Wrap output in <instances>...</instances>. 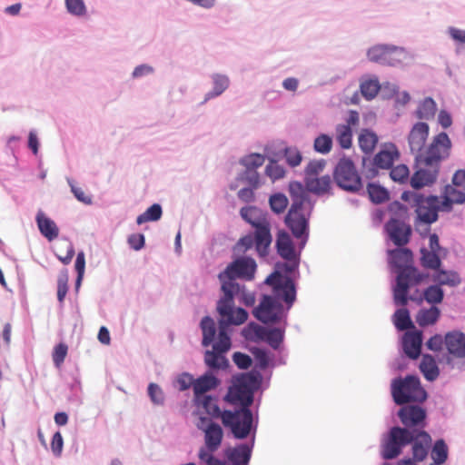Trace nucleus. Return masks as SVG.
Here are the masks:
<instances>
[{"label":"nucleus","instance_id":"obj_19","mask_svg":"<svg viewBox=\"0 0 465 465\" xmlns=\"http://www.w3.org/2000/svg\"><path fill=\"white\" fill-rule=\"evenodd\" d=\"M430 126L425 122H417L411 127L408 134V144L411 154L415 160L421 157V152L425 146V143L429 137Z\"/></svg>","mask_w":465,"mask_h":465},{"label":"nucleus","instance_id":"obj_18","mask_svg":"<svg viewBox=\"0 0 465 465\" xmlns=\"http://www.w3.org/2000/svg\"><path fill=\"white\" fill-rule=\"evenodd\" d=\"M390 240L399 247L406 245L410 242L411 227L405 221L391 217L384 225Z\"/></svg>","mask_w":465,"mask_h":465},{"label":"nucleus","instance_id":"obj_64","mask_svg":"<svg viewBox=\"0 0 465 465\" xmlns=\"http://www.w3.org/2000/svg\"><path fill=\"white\" fill-rule=\"evenodd\" d=\"M66 182L70 186L71 192L79 202L84 203L85 204H92V197L85 195L84 191L75 185L74 179L67 177Z\"/></svg>","mask_w":465,"mask_h":465},{"label":"nucleus","instance_id":"obj_47","mask_svg":"<svg viewBox=\"0 0 465 465\" xmlns=\"http://www.w3.org/2000/svg\"><path fill=\"white\" fill-rule=\"evenodd\" d=\"M336 139L342 149H350L352 145L351 127L345 124L336 126Z\"/></svg>","mask_w":465,"mask_h":465},{"label":"nucleus","instance_id":"obj_50","mask_svg":"<svg viewBox=\"0 0 465 465\" xmlns=\"http://www.w3.org/2000/svg\"><path fill=\"white\" fill-rule=\"evenodd\" d=\"M66 12L74 17H84L87 15L84 0H64Z\"/></svg>","mask_w":465,"mask_h":465},{"label":"nucleus","instance_id":"obj_43","mask_svg":"<svg viewBox=\"0 0 465 465\" xmlns=\"http://www.w3.org/2000/svg\"><path fill=\"white\" fill-rule=\"evenodd\" d=\"M360 89L362 96L370 101L373 99L381 89V84L376 76L361 81Z\"/></svg>","mask_w":465,"mask_h":465},{"label":"nucleus","instance_id":"obj_56","mask_svg":"<svg viewBox=\"0 0 465 465\" xmlns=\"http://www.w3.org/2000/svg\"><path fill=\"white\" fill-rule=\"evenodd\" d=\"M68 272L66 269L60 272L57 278V299L62 304L68 292Z\"/></svg>","mask_w":465,"mask_h":465},{"label":"nucleus","instance_id":"obj_51","mask_svg":"<svg viewBox=\"0 0 465 465\" xmlns=\"http://www.w3.org/2000/svg\"><path fill=\"white\" fill-rule=\"evenodd\" d=\"M265 326L255 322L248 323L242 330V335L248 341H262Z\"/></svg>","mask_w":465,"mask_h":465},{"label":"nucleus","instance_id":"obj_6","mask_svg":"<svg viewBox=\"0 0 465 465\" xmlns=\"http://www.w3.org/2000/svg\"><path fill=\"white\" fill-rule=\"evenodd\" d=\"M256 269V262L252 257L241 256L234 259L218 274L222 292H226V295L231 297L232 289L239 288L236 280H253Z\"/></svg>","mask_w":465,"mask_h":465},{"label":"nucleus","instance_id":"obj_7","mask_svg":"<svg viewBox=\"0 0 465 465\" xmlns=\"http://www.w3.org/2000/svg\"><path fill=\"white\" fill-rule=\"evenodd\" d=\"M391 392L397 405L422 403L428 397L420 378L414 374H409L404 378L401 376L394 378L391 383Z\"/></svg>","mask_w":465,"mask_h":465},{"label":"nucleus","instance_id":"obj_40","mask_svg":"<svg viewBox=\"0 0 465 465\" xmlns=\"http://www.w3.org/2000/svg\"><path fill=\"white\" fill-rule=\"evenodd\" d=\"M242 218L252 225L255 223H263L268 221L266 214H263L259 208L255 206H245L240 210Z\"/></svg>","mask_w":465,"mask_h":465},{"label":"nucleus","instance_id":"obj_55","mask_svg":"<svg viewBox=\"0 0 465 465\" xmlns=\"http://www.w3.org/2000/svg\"><path fill=\"white\" fill-rule=\"evenodd\" d=\"M332 147V139L330 135L322 134L317 136L313 143V148L317 153L326 154Z\"/></svg>","mask_w":465,"mask_h":465},{"label":"nucleus","instance_id":"obj_37","mask_svg":"<svg viewBox=\"0 0 465 465\" xmlns=\"http://www.w3.org/2000/svg\"><path fill=\"white\" fill-rule=\"evenodd\" d=\"M437 112V104L431 97H426L419 103L415 116L420 120H431Z\"/></svg>","mask_w":465,"mask_h":465},{"label":"nucleus","instance_id":"obj_54","mask_svg":"<svg viewBox=\"0 0 465 465\" xmlns=\"http://www.w3.org/2000/svg\"><path fill=\"white\" fill-rule=\"evenodd\" d=\"M265 158L260 153H251L240 160V164L248 170H257L264 163Z\"/></svg>","mask_w":465,"mask_h":465},{"label":"nucleus","instance_id":"obj_53","mask_svg":"<svg viewBox=\"0 0 465 465\" xmlns=\"http://www.w3.org/2000/svg\"><path fill=\"white\" fill-rule=\"evenodd\" d=\"M147 393L151 401L157 406H163L165 402V394L163 389L156 383L151 382L147 387Z\"/></svg>","mask_w":465,"mask_h":465},{"label":"nucleus","instance_id":"obj_49","mask_svg":"<svg viewBox=\"0 0 465 465\" xmlns=\"http://www.w3.org/2000/svg\"><path fill=\"white\" fill-rule=\"evenodd\" d=\"M289 204L287 196L282 193H276L270 196L269 205L275 214H281L285 212Z\"/></svg>","mask_w":465,"mask_h":465},{"label":"nucleus","instance_id":"obj_33","mask_svg":"<svg viewBox=\"0 0 465 465\" xmlns=\"http://www.w3.org/2000/svg\"><path fill=\"white\" fill-rule=\"evenodd\" d=\"M415 302L425 301L430 305H437L442 302L444 299V291L441 287L438 286L434 282L425 288L419 298L413 297Z\"/></svg>","mask_w":465,"mask_h":465},{"label":"nucleus","instance_id":"obj_16","mask_svg":"<svg viewBox=\"0 0 465 465\" xmlns=\"http://www.w3.org/2000/svg\"><path fill=\"white\" fill-rule=\"evenodd\" d=\"M257 430H252L249 441L239 443L224 450V457L231 465H249L255 442Z\"/></svg>","mask_w":465,"mask_h":465},{"label":"nucleus","instance_id":"obj_42","mask_svg":"<svg viewBox=\"0 0 465 465\" xmlns=\"http://www.w3.org/2000/svg\"><path fill=\"white\" fill-rule=\"evenodd\" d=\"M359 146L361 151L369 154L372 153L378 143L377 134L370 129H362L359 135Z\"/></svg>","mask_w":465,"mask_h":465},{"label":"nucleus","instance_id":"obj_46","mask_svg":"<svg viewBox=\"0 0 465 465\" xmlns=\"http://www.w3.org/2000/svg\"><path fill=\"white\" fill-rule=\"evenodd\" d=\"M367 192L370 200L376 204L381 203L389 199L390 193L388 190L375 183H370L367 185Z\"/></svg>","mask_w":465,"mask_h":465},{"label":"nucleus","instance_id":"obj_8","mask_svg":"<svg viewBox=\"0 0 465 465\" xmlns=\"http://www.w3.org/2000/svg\"><path fill=\"white\" fill-rule=\"evenodd\" d=\"M281 294H262L259 304L252 310L253 316L262 323L276 324L283 322L287 325V315L292 306L282 303Z\"/></svg>","mask_w":465,"mask_h":465},{"label":"nucleus","instance_id":"obj_48","mask_svg":"<svg viewBox=\"0 0 465 465\" xmlns=\"http://www.w3.org/2000/svg\"><path fill=\"white\" fill-rule=\"evenodd\" d=\"M163 209L161 204L153 203L144 213L137 216L136 223L141 225L147 222H156L161 219Z\"/></svg>","mask_w":465,"mask_h":465},{"label":"nucleus","instance_id":"obj_63","mask_svg":"<svg viewBox=\"0 0 465 465\" xmlns=\"http://www.w3.org/2000/svg\"><path fill=\"white\" fill-rule=\"evenodd\" d=\"M266 174L273 181L282 179L285 175V169L283 166L278 164L275 161H271L265 168Z\"/></svg>","mask_w":465,"mask_h":465},{"label":"nucleus","instance_id":"obj_62","mask_svg":"<svg viewBox=\"0 0 465 465\" xmlns=\"http://www.w3.org/2000/svg\"><path fill=\"white\" fill-rule=\"evenodd\" d=\"M388 211L393 214L394 218L401 221H405L408 218V208L399 201L391 203L388 205Z\"/></svg>","mask_w":465,"mask_h":465},{"label":"nucleus","instance_id":"obj_52","mask_svg":"<svg viewBox=\"0 0 465 465\" xmlns=\"http://www.w3.org/2000/svg\"><path fill=\"white\" fill-rule=\"evenodd\" d=\"M252 352L256 361V367L260 370L263 371L266 370L269 366H275V362L271 363V359L267 350L262 348H254Z\"/></svg>","mask_w":465,"mask_h":465},{"label":"nucleus","instance_id":"obj_25","mask_svg":"<svg viewBox=\"0 0 465 465\" xmlns=\"http://www.w3.org/2000/svg\"><path fill=\"white\" fill-rule=\"evenodd\" d=\"M429 276L426 279H430L431 282H434L440 287L447 286L450 288L458 287L462 280L460 273L454 270H446L441 268H438L431 273H428Z\"/></svg>","mask_w":465,"mask_h":465},{"label":"nucleus","instance_id":"obj_10","mask_svg":"<svg viewBox=\"0 0 465 465\" xmlns=\"http://www.w3.org/2000/svg\"><path fill=\"white\" fill-rule=\"evenodd\" d=\"M370 63L388 67H401L408 59L407 50L392 44H375L366 50Z\"/></svg>","mask_w":465,"mask_h":465},{"label":"nucleus","instance_id":"obj_30","mask_svg":"<svg viewBox=\"0 0 465 465\" xmlns=\"http://www.w3.org/2000/svg\"><path fill=\"white\" fill-rule=\"evenodd\" d=\"M262 381V374L257 371H252L248 373H241L233 377V381L239 384L242 388L254 392L259 389Z\"/></svg>","mask_w":465,"mask_h":465},{"label":"nucleus","instance_id":"obj_60","mask_svg":"<svg viewBox=\"0 0 465 465\" xmlns=\"http://www.w3.org/2000/svg\"><path fill=\"white\" fill-rule=\"evenodd\" d=\"M284 156L291 167L298 166L302 160V155L296 147H286L284 149Z\"/></svg>","mask_w":465,"mask_h":465},{"label":"nucleus","instance_id":"obj_2","mask_svg":"<svg viewBox=\"0 0 465 465\" xmlns=\"http://www.w3.org/2000/svg\"><path fill=\"white\" fill-rule=\"evenodd\" d=\"M254 395L242 388L233 381L229 387L224 401L235 405L238 409L234 411H223V424L230 431L234 439H248L252 430H257L258 421H254L253 413L251 407L253 403Z\"/></svg>","mask_w":465,"mask_h":465},{"label":"nucleus","instance_id":"obj_12","mask_svg":"<svg viewBox=\"0 0 465 465\" xmlns=\"http://www.w3.org/2000/svg\"><path fill=\"white\" fill-rule=\"evenodd\" d=\"M198 429L204 432V446L201 447L198 452L201 462L205 465H226L213 455L223 441L222 427L216 422H210L206 427L199 425Z\"/></svg>","mask_w":465,"mask_h":465},{"label":"nucleus","instance_id":"obj_14","mask_svg":"<svg viewBox=\"0 0 465 465\" xmlns=\"http://www.w3.org/2000/svg\"><path fill=\"white\" fill-rule=\"evenodd\" d=\"M333 180L337 186L349 193H358L362 189V181L354 163L345 156L337 163L333 170Z\"/></svg>","mask_w":465,"mask_h":465},{"label":"nucleus","instance_id":"obj_36","mask_svg":"<svg viewBox=\"0 0 465 465\" xmlns=\"http://www.w3.org/2000/svg\"><path fill=\"white\" fill-rule=\"evenodd\" d=\"M442 254L434 251H429L426 248L420 249V265L425 269H430L432 272L440 268L442 264Z\"/></svg>","mask_w":465,"mask_h":465},{"label":"nucleus","instance_id":"obj_15","mask_svg":"<svg viewBox=\"0 0 465 465\" xmlns=\"http://www.w3.org/2000/svg\"><path fill=\"white\" fill-rule=\"evenodd\" d=\"M451 142L448 134L441 132L435 135L425 152H421V157L415 161L418 165L437 166L440 168L442 160L449 156Z\"/></svg>","mask_w":465,"mask_h":465},{"label":"nucleus","instance_id":"obj_13","mask_svg":"<svg viewBox=\"0 0 465 465\" xmlns=\"http://www.w3.org/2000/svg\"><path fill=\"white\" fill-rule=\"evenodd\" d=\"M437 202L438 196L436 195H423L421 201L414 205L416 213L414 227L422 238L429 233L430 224L439 219Z\"/></svg>","mask_w":465,"mask_h":465},{"label":"nucleus","instance_id":"obj_24","mask_svg":"<svg viewBox=\"0 0 465 465\" xmlns=\"http://www.w3.org/2000/svg\"><path fill=\"white\" fill-rule=\"evenodd\" d=\"M444 344L448 353L456 359L465 360V333L455 330L444 336Z\"/></svg>","mask_w":465,"mask_h":465},{"label":"nucleus","instance_id":"obj_27","mask_svg":"<svg viewBox=\"0 0 465 465\" xmlns=\"http://www.w3.org/2000/svg\"><path fill=\"white\" fill-rule=\"evenodd\" d=\"M422 331H409L402 338V349L407 357L417 360L421 354Z\"/></svg>","mask_w":465,"mask_h":465},{"label":"nucleus","instance_id":"obj_45","mask_svg":"<svg viewBox=\"0 0 465 465\" xmlns=\"http://www.w3.org/2000/svg\"><path fill=\"white\" fill-rule=\"evenodd\" d=\"M393 323L398 331H407L413 327L410 312L406 308L398 309L393 314Z\"/></svg>","mask_w":465,"mask_h":465},{"label":"nucleus","instance_id":"obj_4","mask_svg":"<svg viewBox=\"0 0 465 465\" xmlns=\"http://www.w3.org/2000/svg\"><path fill=\"white\" fill-rule=\"evenodd\" d=\"M238 290L232 289V296L228 297L226 292L217 301L216 310L220 315L218 324L220 326L221 341L219 346L228 347V328L244 323L248 319V312L242 307L235 308L234 299L246 307H252L256 302L255 292L247 290L246 286L238 283Z\"/></svg>","mask_w":465,"mask_h":465},{"label":"nucleus","instance_id":"obj_29","mask_svg":"<svg viewBox=\"0 0 465 465\" xmlns=\"http://www.w3.org/2000/svg\"><path fill=\"white\" fill-rule=\"evenodd\" d=\"M35 221L40 232L48 240L53 241L57 238L59 234V229L55 223L45 216L42 211H39L36 214Z\"/></svg>","mask_w":465,"mask_h":465},{"label":"nucleus","instance_id":"obj_26","mask_svg":"<svg viewBox=\"0 0 465 465\" xmlns=\"http://www.w3.org/2000/svg\"><path fill=\"white\" fill-rule=\"evenodd\" d=\"M275 248L279 256L283 260L300 258V252H297L291 235L285 230L278 231Z\"/></svg>","mask_w":465,"mask_h":465},{"label":"nucleus","instance_id":"obj_17","mask_svg":"<svg viewBox=\"0 0 465 465\" xmlns=\"http://www.w3.org/2000/svg\"><path fill=\"white\" fill-rule=\"evenodd\" d=\"M231 328H228V348L219 346L221 341L220 326L218 325V340L213 344V351H207L204 356L205 364L213 371L225 370L229 367V361L223 354L228 351L232 346L231 341Z\"/></svg>","mask_w":465,"mask_h":465},{"label":"nucleus","instance_id":"obj_57","mask_svg":"<svg viewBox=\"0 0 465 465\" xmlns=\"http://www.w3.org/2000/svg\"><path fill=\"white\" fill-rule=\"evenodd\" d=\"M238 180L247 183L252 188H258L260 184V175L256 170L245 169L238 174Z\"/></svg>","mask_w":465,"mask_h":465},{"label":"nucleus","instance_id":"obj_35","mask_svg":"<svg viewBox=\"0 0 465 465\" xmlns=\"http://www.w3.org/2000/svg\"><path fill=\"white\" fill-rule=\"evenodd\" d=\"M200 327L203 332L202 345L208 347L213 344L217 329L213 319L210 316H204L200 322Z\"/></svg>","mask_w":465,"mask_h":465},{"label":"nucleus","instance_id":"obj_11","mask_svg":"<svg viewBox=\"0 0 465 465\" xmlns=\"http://www.w3.org/2000/svg\"><path fill=\"white\" fill-rule=\"evenodd\" d=\"M306 189V185L293 181L289 184V193L292 204L284 220L296 219L297 217H311L316 200L313 199Z\"/></svg>","mask_w":465,"mask_h":465},{"label":"nucleus","instance_id":"obj_61","mask_svg":"<svg viewBox=\"0 0 465 465\" xmlns=\"http://www.w3.org/2000/svg\"><path fill=\"white\" fill-rule=\"evenodd\" d=\"M410 174L409 168L405 164H399L396 167L391 168L390 176L394 182L401 183H405L408 180Z\"/></svg>","mask_w":465,"mask_h":465},{"label":"nucleus","instance_id":"obj_23","mask_svg":"<svg viewBox=\"0 0 465 465\" xmlns=\"http://www.w3.org/2000/svg\"><path fill=\"white\" fill-rule=\"evenodd\" d=\"M210 80L212 88L205 93L203 100L201 103L202 105L211 100L220 97L231 85L230 77L225 74L213 73L210 74Z\"/></svg>","mask_w":465,"mask_h":465},{"label":"nucleus","instance_id":"obj_1","mask_svg":"<svg viewBox=\"0 0 465 465\" xmlns=\"http://www.w3.org/2000/svg\"><path fill=\"white\" fill-rule=\"evenodd\" d=\"M396 412L402 426L391 427L382 444L381 456L384 460H393L400 456L403 448L411 446L415 460H424L430 450L431 436L425 430L427 411L420 403L400 405Z\"/></svg>","mask_w":465,"mask_h":465},{"label":"nucleus","instance_id":"obj_44","mask_svg":"<svg viewBox=\"0 0 465 465\" xmlns=\"http://www.w3.org/2000/svg\"><path fill=\"white\" fill-rule=\"evenodd\" d=\"M430 456L433 460V465H440L448 459V446L444 440H437L431 447Z\"/></svg>","mask_w":465,"mask_h":465},{"label":"nucleus","instance_id":"obj_20","mask_svg":"<svg viewBox=\"0 0 465 465\" xmlns=\"http://www.w3.org/2000/svg\"><path fill=\"white\" fill-rule=\"evenodd\" d=\"M400 153L394 143H388L373 158L370 173L371 177L378 174L377 168L391 169L394 161L399 157Z\"/></svg>","mask_w":465,"mask_h":465},{"label":"nucleus","instance_id":"obj_58","mask_svg":"<svg viewBox=\"0 0 465 465\" xmlns=\"http://www.w3.org/2000/svg\"><path fill=\"white\" fill-rule=\"evenodd\" d=\"M443 194L452 200L456 204L465 203V193L456 189L453 185L447 184L443 188Z\"/></svg>","mask_w":465,"mask_h":465},{"label":"nucleus","instance_id":"obj_38","mask_svg":"<svg viewBox=\"0 0 465 465\" xmlns=\"http://www.w3.org/2000/svg\"><path fill=\"white\" fill-rule=\"evenodd\" d=\"M446 34L453 42L456 54H465V29L456 26H448Z\"/></svg>","mask_w":465,"mask_h":465},{"label":"nucleus","instance_id":"obj_3","mask_svg":"<svg viewBox=\"0 0 465 465\" xmlns=\"http://www.w3.org/2000/svg\"><path fill=\"white\" fill-rule=\"evenodd\" d=\"M389 264L396 273L395 283L392 286L393 302L397 306H405L408 302L414 301L409 295L411 287L420 284L429 276L421 272L413 262V254L409 248H398L388 251Z\"/></svg>","mask_w":465,"mask_h":465},{"label":"nucleus","instance_id":"obj_39","mask_svg":"<svg viewBox=\"0 0 465 465\" xmlns=\"http://www.w3.org/2000/svg\"><path fill=\"white\" fill-rule=\"evenodd\" d=\"M440 316V311L437 306L431 305L429 309H421L417 316L416 322L420 327L434 324Z\"/></svg>","mask_w":465,"mask_h":465},{"label":"nucleus","instance_id":"obj_59","mask_svg":"<svg viewBox=\"0 0 465 465\" xmlns=\"http://www.w3.org/2000/svg\"><path fill=\"white\" fill-rule=\"evenodd\" d=\"M155 72L153 66L149 64H141L135 66L131 74V78L133 80L142 79L143 77H147L153 75Z\"/></svg>","mask_w":465,"mask_h":465},{"label":"nucleus","instance_id":"obj_34","mask_svg":"<svg viewBox=\"0 0 465 465\" xmlns=\"http://www.w3.org/2000/svg\"><path fill=\"white\" fill-rule=\"evenodd\" d=\"M419 368L428 381H434L440 375V369L434 357L430 354L422 355Z\"/></svg>","mask_w":465,"mask_h":465},{"label":"nucleus","instance_id":"obj_31","mask_svg":"<svg viewBox=\"0 0 465 465\" xmlns=\"http://www.w3.org/2000/svg\"><path fill=\"white\" fill-rule=\"evenodd\" d=\"M304 183L307 191L317 196L331 193V180L330 175H323L320 178L305 177Z\"/></svg>","mask_w":465,"mask_h":465},{"label":"nucleus","instance_id":"obj_21","mask_svg":"<svg viewBox=\"0 0 465 465\" xmlns=\"http://www.w3.org/2000/svg\"><path fill=\"white\" fill-rule=\"evenodd\" d=\"M310 217H297L296 219L284 220L285 225L291 231L292 236L299 241L297 252H302L309 239Z\"/></svg>","mask_w":465,"mask_h":465},{"label":"nucleus","instance_id":"obj_28","mask_svg":"<svg viewBox=\"0 0 465 465\" xmlns=\"http://www.w3.org/2000/svg\"><path fill=\"white\" fill-rule=\"evenodd\" d=\"M221 381L212 371H207L198 377L193 382V401H200V398L207 396L205 393L215 390Z\"/></svg>","mask_w":465,"mask_h":465},{"label":"nucleus","instance_id":"obj_41","mask_svg":"<svg viewBox=\"0 0 465 465\" xmlns=\"http://www.w3.org/2000/svg\"><path fill=\"white\" fill-rule=\"evenodd\" d=\"M194 403L197 406L203 407L208 415L216 419L220 418L223 420V411H222L218 406L215 397L211 395L203 396L200 398V401H194Z\"/></svg>","mask_w":465,"mask_h":465},{"label":"nucleus","instance_id":"obj_5","mask_svg":"<svg viewBox=\"0 0 465 465\" xmlns=\"http://www.w3.org/2000/svg\"><path fill=\"white\" fill-rule=\"evenodd\" d=\"M275 263L274 271L266 277L263 283L272 287V293H281L282 302H287L290 307L296 301L297 291L292 275L300 274V258Z\"/></svg>","mask_w":465,"mask_h":465},{"label":"nucleus","instance_id":"obj_9","mask_svg":"<svg viewBox=\"0 0 465 465\" xmlns=\"http://www.w3.org/2000/svg\"><path fill=\"white\" fill-rule=\"evenodd\" d=\"M272 242L271 224L267 221L263 223L253 224V231L241 237L234 246V251L245 252L252 247L260 257H267Z\"/></svg>","mask_w":465,"mask_h":465},{"label":"nucleus","instance_id":"obj_32","mask_svg":"<svg viewBox=\"0 0 465 465\" xmlns=\"http://www.w3.org/2000/svg\"><path fill=\"white\" fill-rule=\"evenodd\" d=\"M285 327H265L262 338L272 349L277 351L281 348L285 337Z\"/></svg>","mask_w":465,"mask_h":465},{"label":"nucleus","instance_id":"obj_22","mask_svg":"<svg viewBox=\"0 0 465 465\" xmlns=\"http://www.w3.org/2000/svg\"><path fill=\"white\" fill-rule=\"evenodd\" d=\"M421 166L411 177V186L415 190L432 185L437 181L440 173V168L437 166Z\"/></svg>","mask_w":465,"mask_h":465}]
</instances>
